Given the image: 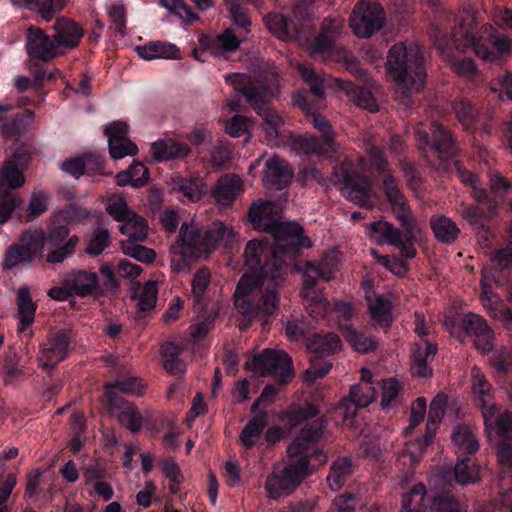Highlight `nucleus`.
<instances>
[{
    "label": "nucleus",
    "mask_w": 512,
    "mask_h": 512,
    "mask_svg": "<svg viewBox=\"0 0 512 512\" xmlns=\"http://www.w3.org/2000/svg\"><path fill=\"white\" fill-rule=\"evenodd\" d=\"M158 296L157 282L148 281L144 285H138L133 292V299L141 311H148L155 307Z\"/></svg>",
    "instance_id": "37998d69"
},
{
    "label": "nucleus",
    "mask_w": 512,
    "mask_h": 512,
    "mask_svg": "<svg viewBox=\"0 0 512 512\" xmlns=\"http://www.w3.org/2000/svg\"><path fill=\"white\" fill-rule=\"evenodd\" d=\"M371 255L379 264L383 265L387 270H389L394 275H405L407 271V266L403 260L398 259L394 256H381L378 254L376 250H371Z\"/></svg>",
    "instance_id": "338daca9"
},
{
    "label": "nucleus",
    "mask_w": 512,
    "mask_h": 512,
    "mask_svg": "<svg viewBox=\"0 0 512 512\" xmlns=\"http://www.w3.org/2000/svg\"><path fill=\"white\" fill-rule=\"evenodd\" d=\"M55 38L59 48H74L83 36V29L74 21L65 17L58 18L54 24Z\"/></svg>",
    "instance_id": "cd10ccee"
},
{
    "label": "nucleus",
    "mask_w": 512,
    "mask_h": 512,
    "mask_svg": "<svg viewBox=\"0 0 512 512\" xmlns=\"http://www.w3.org/2000/svg\"><path fill=\"white\" fill-rule=\"evenodd\" d=\"M26 150L19 148L14 153L13 159L7 160L0 168V189L6 187L8 189H19L25 183V164Z\"/></svg>",
    "instance_id": "5701e85b"
},
{
    "label": "nucleus",
    "mask_w": 512,
    "mask_h": 512,
    "mask_svg": "<svg viewBox=\"0 0 512 512\" xmlns=\"http://www.w3.org/2000/svg\"><path fill=\"white\" fill-rule=\"evenodd\" d=\"M138 56L146 61L155 59H180L179 48L172 43L153 41L136 48Z\"/></svg>",
    "instance_id": "7c9ffc66"
},
{
    "label": "nucleus",
    "mask_w": 512,
    "mask_h": 512,
    "mask_svg": "<svg viewBox=\"0 0 512 512\" xmlns=\"http://www.w3.org/2000/svg\"><path fill=\"white\" fill-rule=\"evenodd\" d=\"M349 23L356 36L368 38L384 26L385 12L376 2L360 0L352 12Z\"/></svg>",
    "instance_id": "dca6fc26"
},
{
    "label": "nucleus",
    "mask_w": 512,
    "mask_h": 512,
    "mask_svg": "<svg viewBox=\"0 0 512 512\" xmlns=\"http://www.w3.org/2000/svg\"><path fill=\"white\" fill-rule=\"evenodd\" d=\"M69 339L65 334H57L45 343L38 354L39 366L44 370H52L64 360L68 353Z\"/></svg>",
    "instance_id": "393cba45"
},
{
    "label": "nucleus",
    "mask_w": 512,
    "mask_h": 512,
    "mask_svg": "<svg viewBox=\"0 0 512 512\" xmlns=\"http://www.w3.org/2000/svg\"><path fill=\"white\" fill-rule=\"evenodd\" d=\"M475 29L473 18L467 23L461 22L459 27L450 30V47H472L478 57L488 62H495L510 53L511 40L508 36L492 30L478 36Z\"/></svg>",
    "instance_id": "1a4fd4ad"
},
{
    "label": "nucleus",
    "mask_w": 512,
    "mask_h": 512,
    "mask_svg": "<svg viewBox=\"0 0 512 512\" xmlns=\"http://www.w3.org/2000/svg\"><path fill=\"white\" fill-rule=\"evenodd\" d=\"M448 406V397L444 393H440L431 401L426 423V439L432 442L439 423L442 421L446 408Z\"/></svg>",
    "instance_id": "e433bc0d"
},
{
    "label": "nucleus",
    "mask_w": 512,
    "mask_h": 512,
    "mask_svg": "<svg viewBox=\"0 0 512 512\" xmlns=\"http://www.w3.org/2000/svg\"><path fill=\"white\" fill-rule=\"evenodd\" d=\"M386 67L395 83L397 101L404 106L409 105L412 94L424 87L426 74L420 50L415 46L407 47L397 43L389 50Z\"/></svg>",
    "instance_id": "0eeeda50"
},
{
    "label": "nucleus",
    "mask_w": 512,
    "mask_h": 512,
    "mask_svg": "<svg viewBox=\"0 0 512 512\" xmlns=\"http://www.w3.org/2000/svg\"><path fill=\"white\" fill-rule=\"evenodd\" d=\"M350 398L355 406L367 407L376 398L375 388L369 383H358L351 387Z\"/></svg>",
    "instance_id": "864d4df0"
},
{
    "label": "nucleus",
    "mask_w": 512,
    "mask_h": 512,
    "mask_svg": "<svg viewBox=\"0 0 512 512\" xmlns=\"http://www.w3.org/2000/svg\"><path fill=\"white\" fill-rule=\"evenodd\" d=\"M403 231H399L392 224L386 221L372 222L368 225L370 238L378 244L387 243L398 247L406 258H413L416 251L413 247L414 241V222L413 218H408V223L400 221Z\"/></svg>",
    "instance_id": "4468645a"
},
{
    "label": "nucleus",
    "mask_w": 512,
    "mask_h": 512,
    "mask_svg": "<svg viewBox=\"0 0 512 512\" xmlns=\"http://www.w3.org/2000/svg\"><path fill=\"white\" fill-rule=\"evenodd\" d=\"M294 101L306 113L314 128L322 134L323 141L320 142L311 135L298 136L292 139L291 150L299 155L325 154L331 157L339 148L334 141L335 133L331 125L311 108L303 95H295Z\"/></svg>",
    "instance_id": "9b49d317"
},
{
    "label": "nucleus",
    "mask_w": 512,
    "mask_h": 512,
    "mask_svg": "<svg viewBox=\"0 0 512 512\" xmlns=\"http://www.w3.org/2000/svg\"><path fill=\"white\" fill-rule=\"evenodd\" d=\"M365 161L356 158L355 161L345 160L335 169L336 184L342 195L349 201L366 208L374 206L376 193L371 180L365 176Z\"/></svg>",
    "instance_id": "9d476101"
},
{
    "label": "nucleus",
    "mask_w": 512,
    "mask_h": 512,
    "mask_svg": "<svg viewBox=\"0 0 512 512\" xmlns=\"http://www.w3.org/2000/svg\"><path fill=\"white\" fill-rule=\"evenodd\" d=\"M78 241L79 238L77 236H72L66 241V243L62 247L50 249L46 256L47 263H62L65 259H67L74 253Z\"/></svg>",
    "instance_id": "052dcab7"
},
{
    "label": "nucleus",
    "mask_w": 512,
    "mask_h": 512,
    "mask_svg": "<svg viewBox=\"0 0 512 512\" xmlns=\"http://www.w3.org/2000/svg\"><path fill=\"white\" fill-rule=\"evenodd\" d=\"M235 231L218 221L203 230L196 223L182 224L176 243L170 250V265L174 271H188L193 259L207 255L217 243L225 238L232 239Z\"/></svg>",
    "instance_id": "423d86ee"
},
{
    "label": "nucleus",
    "mask_w": 512,
    "mask_h": 512,
    "mask_svg": "<svg viewBox=\"0 0 512 512\" xmlns=\"http://www.w3.org/2000/svg\"><path fill=\"white\" fill-rule=\"evenodd\" d=\"M244 193L243 179L234 173L224 174L219 177L212 190V196L217 204L230 206Z\"/></svg>",
    "instance_id": "b1692460"
},
{
    "label": "nucleus",
    "mask_w": 512,
    "mask_h": 512,
    "mask_svg": "<svg viewBox=\"0 0 512 512\" xmlns=\"http://www.w3.org/2000/svg\"><path fill=\"white\" fill-rule=\"evenodd\" d=\"M162 7L188 23L198 19L197 15L183 0H159Z\"/></svg>",
    "instance_id": "4d7b16f0"
},
{
    "label": "nucleus",
    "mask_w": 512,
    "mask_h": 512,
    "mask_svg": "<svg viewBox=\"0 0 512 512\" xmlns=\"http://www.w3.org/2000/svg\"><path fill=\"white\" fill-rule=\"evenodd\" d=\"M14 109L11 104H0V130L5 135H14L19 132L22 119L7 118V113Z\"/></svg>",
    "instance_id": "0e129e2a"
},
{
    "label": "nucleus",
    "mask_w": 512,
    "mask_h": 512,
    "mask_svg": "<svg viewBox=\"0 0 512 512\" xmlns=\"http://www.w3.org/2000/svg\"><path fill=\"white\" fill-rule=\"evenodd\" d=\"M366 299L373 323L381 327H389L392 323V304L390 299L376 295L370 290L366 291Z\"/></svg>",
    "instance_id": "c756f323"
},
{
    "label": "nucleus",
    "mask_w": 512,
    "mask_h": 512,
    "mask_svg": "<svg viewBox=\"0 0 512 512\" xmlns=\"http://www.w3.org/2000/svg\"><path fill=\"white\" fill-rule=\"evenodd\" d=\"M14 5L36 11L46 21H51L54 16L66 7L64 0H11Z\"/></svg>",
    "instance_id": "f704fd0d"
},
{
    "label": "nucleus",
    "mask_w": 512,
    "mask_h": 512,
    "mask_svg": "<svg viewBox=\"0 0 512 512\" xmlns=\"http://www.w3.org/2000/svg\"><path fill=\"white\" fill-rule=\"evenodd\" d=\"M341 340L334 333L315 335L308 343V349L319 355H330L341 350Z\"/></svg>",
    "instance_id": "a18cd8bd"
},
{
    "label": "nucleus",
    "mask_w": 512,
    "mask_h": 512,
    "mask_svg": "<svg viewBox=\"0 0 512 512\" xmlns=\"http://www.w3.org/2000/svg\"><path fill=\"white\" fill-rule=\"evenodd\" d=\"M17 307L20 317L18 330L23 332L34 322L36 312V304L33 302L27 286H22L18 289Z\"/></svg>",
    "instance_id": "c9c22d12"
},
{
    "label": "nucleus",
    "mask_w": 512,
    "mask_h": 512,
    "mask_svg": "<svg viewBox=\"0 0 512 512\" xmlns=\"http://www.w3.org/2000/svg\"><path fill=\"white\" fill-rule=\"evenodd\" d=\"M266 427V415L259 413L255 415L241 431L239 440L246 448H252L259 440L264 428Z\"/></svg>",
    "instance_id": "79ce46f5"
},
{
    "label": "nucleus",
    "mask_w": 512,
    "mask_h": 512,
    "mask_svg": "<svg viewBox=\"0 0 512 512\" xmlns=\"http://www.w3.org/2000/svg\"><path fill=\"white\" fill-rule=\"evenodd\" d=\"M248 217L254 229L272 234L275 258L297 255L301 249L311 246L310 239L303 235V228L295 222L282 221V208L273 202L255 201Z\"/></svg>",
    "instance_id": "20e7f679"
},
{
    "label": "nucleus",
    "mask_w": 512,
    "mask_h": 512,
    "mask_svg": "<svg viewBox=\"0 0 512 512\" xmlns=\"http://www.w3.org/2000/svg\"><path fill=\"white\" fill-rule=\"evenodd\" d=\"M453 110L459 123L465 130H470L475 126L477 110L467 99L454 100L450 105V111Z\"/></svg>",
    "instance_id": "09e8293b"
},
{
    "label": "nucleus",
    "mask_w": 512,
    "mask_h": 512,
    "mask_svg": "<svg viewBox=\"0 0 512 512\" xmlns=\"http://www.w3.org/2000/svg\"><path fill=\"white\" fill-rule=\"evenodd\" d=\"M226 10L235 25L246 29L251 21L247 9L240 3V0H224Z\"/></svg>",
    "instance_id": "bf43d9fd"
},
{
    "label": "nucleus",
    "mask_w": 512,
    "mask_h": 512,
    "mask_svg": "<svg viewBox=\"0 0 512 512\" xmlns=\"http://www.w3.org/2000/svg\"><path fill=\"white\" fill-rule=\"evenodd\" d=\"M297 69L301 76L311 88L313 94L323 101L325 98V88L332 85V79L326 74H316L314 70L305 64H298Z\"/></svg>",
    "instance_id": "ea45409f"
},
{
    "label": "nucleus",
    "mask_w": 512,
    "mask_h": 512,
    "mask_svg": "<svg viewBox=\"0 0 512 512\" xmlns=\"http://www.w3.org/2000/svg\"><path fill=\"white\" fill-rule=\"evenodd\" d=\"M177 190L189 201L198 202L205 194V185L199 179H186L178 182Z\"/></svg>",
    "instance_id": "6e6d98bb"
},
{
    "label": "nucleus",
    "mask_w": 512,
    "mask_h": 512,
    "mask_svg": "<svg viewBox=\"0 0 512 512\" xmlns=\"http://www.w3.org/2000/svg\"><path fill=\"white\" fill-rule=\"evenodd\" d=\"M323 428L322 424L304 428L289 445L287 462L275 465L265 481L264 488L269 498L289 496L310 474L309 457L316 453V444L323 435Z\"/></svg>",
    "instance_id": "7ed1b4c3"
},
{
    "label": "nucleus",
    "mask_w": 512,
    "mask_h": 512,
    "mask_svg": "<svg viewBox=\"0 0 512 512\" xmlns=\"http://www.w3.org/2000/svg\"><path fill=\"white\" fill-rule=\"evenodd\" d=\"M19 242L29 249L36 259H39L46 244V233L40 228L27 230L21 234Z\"/></svg>",
    "instance_id": "3c124183"
},
{
    "label": "nucleus",
    "mask_w": 512,
    "mask_h": 512,
    "mask_svg": "<svg viewBox=\"0 0 512 512\" xmlns=\"http://www.w3.org/2000/svg\"><path fill=\"white\" fill-rule=\"evenodd\" d=\"M292 15L293 17H288L279 13H270L265 18V24L270 32L279 39H296L302 45H305L314 57L329 52L334 36L338 35L344 27L342 19H325L320 34L312 39L314 13L310 12L303 3H298L294 7Z\"/></svg>",
    "instance_id": "f03ea898"
},
{
    "label": "nucleus",
    "mask_w": 512,
    "mask_h": 512,
    "mask_svg": "<svg viewBox=\"0 0 512 512\" xmlns=\"http://www.w3.org/2000/svg\"><path fill=\"white\" fill-rule=\"evenodd\" d=\"M153 157L158 161H165L172 158L185 157L189 154L188 145L179 143L172 139L160 140L152 144Z\"/></svg>",
    "instance_id": "4c0bfd02"
},
{
    "label": "nucleus",
    "mask_w": 512,
    "mask_h": 512,
    "mask_svg": "<svg viewBox=\"0 0 512 512\" xmlns=\"http://www.w3.org/2000/svg\"><path fill=\"white\" fill-rule=\"evenodd\" d=\"M450 438L457 447V456H473L478 451L479 444L466 425H458Z\"/></svg>",
    "instance_id": "58836bf2"
},
{
    "label": "nucleus",
    "mask_w": 512,
    "mask_h": 512,
    "mask_svg": "<svg viewBox=\"0 0 512 512\" xmlns=\"http://www.w3.org/2000/svg\"><path fill=\"white\" fill-rule=\"evenodd\" d=\"M450 69L467 80H474L479 75V70L471 58H461L455 61L450 58Z\"/></svg>",
    "instance_id": "680f3d73"
},
{
    "label": "nucleus",
    "mask_w": 512,
    "mask_h": 512,
    "mask_svg": "<svg viewBox=\"0 0 512 512\" xmlns=\"http://www.w3.org/2000/svg\"><path fill=\"white\" fill-rule=\"evenodd\" d=\"M145 390V384L140 378L128 377L123 380L105 385V396L108 400L111 409L118 405L116 399L117 393H124L129 395H142Z\"/></svg>",
    "instance_id": "c85d7f7f"
},
{
    "label": "nucleus",
    "mask_w": 512,
    "mask_h": 512,
    "mask_svg": "<svg viewBox=\"0 0 512 512\" xmlns=\"http://www.w3.org/2000/svg\"><path fill=\"white\" fill-rule=\"evenodd\" d=\"M283 282L281 267L268 271L266 266L260 274H243L234 293L235 308L247 320L240 329L247 327L256 316L263 325L269 322L279 308Z\"/></svg>",
    "instance_id": "f257e3e1"
},
{
    "label": "nucleus",
    "mask_w": 512,
    "mask_h": 512,
    "mask_svg": "<svg viewBox=\"0 0 512 512\" xmlns=\"http://www.w3.org/2000/svg\"><path fill=\"white\" fill-rule=\"evenodd\" d=\"M427 490L423 484H416L402 496L401 512H448V496L445 489L426 499Z\"/></svg>",
    "instance_id": "f3484780"
},
{
    "label": "nucleus",
    "mask_w": 512,
    "mask_h": 512,
    "mask_svg": "<svg viewBox=\"0 0 512 512\" xmlns=\"http://www.w3.org/2000/svg\"><path fill=\"white\" fill-rule=\"evenodd\" d=\"M490 357L491 367L499 374H507L511 370L512 355L511 352L505 348L499 350H492Z\"/></svg>",
    "instance_id": "69168bd1"
},
{
    "label": "nucleus",
    "mask_w": 512,
    "mask_h": 512,
    "mask_svg": "<svg viewBox=\"0 0 512 512\" xmlns=\"http://www.w3.org/2000/svg\"><path fill=\"white\" fill-rule=\"evenodd\" d=\"M353 464L349 457L338 458L331 467L330 473L327 477L329 487L333 491L339 490L347 477L352 473Z\"/></svg>",
    "instance_id": "c03bdc74"
},
{
    "label": "nucleus",
    "mask_w": 512,
    "mask_h": 512,
    "mask_svg": "<svg viewBox=\"0 0 512 512\" xmlns=\"http://www.w3.org/2000/svg\"><path fill=\"white\" fill-rule=\"evenodd\" d=\"M114 409H118L117 417L119 421L126 425L130 431L137 432L140 430L143 417L133 403L121 401L111 410L114 411Z\"/></svg>",
    "instance_id": "de8ad7c7"
},
{
    "label": "nucleus",
    "mask_w": 512,
    "mask_h": 512,
    "mask_svg": "<svg viewBox=\"0 0 512 512\" xmlns=\"http://www.w3.org/2000/svg\"><path fill=\"white\" fill-rule=\"evenodd\" d=\"M341 329L343 337L356 352L368 353L376 349L377 341L374 338L366 336L350 326H344Z\"/></svg>",
    "instance_id": "49530a36"
},
{
    "label": "nucleus",
    "mask_w": 512,
    "mask_h": 512,
    "mask_svg": "<svg viewBox=\"0 0 512 512\" xmlns=\"http://www.w3.org/2000/svg\"><path fill=\"white\" fill-rule=\"evenodd\" d=\"M452 476L460 485L474 484L480 479V467L473 456H458L453 470L450 467V480Z\"/></svg>",
    "instance_id": "473e14b6"
},
{
    "label": "nucleus",
    "mask_w": 512,
    "mask_h": 512,
    "mask_svg": "<svg viewBox=\"0 0 512 512\" xmlns=\"http://www.w3.org/2000/svg\"><path fill=\"white\" fill-rule=\"evenodd\" d=\"M272 250V259L268 261L266 259L267 256V245L262 241L258 240H250L244 251V265L246 267L245 273L249 274H260L264 267L268 266V271L281 267L282 272H284V267L287 266L297 255L293 256H284L282 255L280 258H275L273 247Z\"/></svg>",
    "instance_id": "a211bd4d"
},
{
    "label": "nucleus",
    "mask_w": 512,
    "mask_h": 512,
    "mask_svg": "<svg viewBox=\"0 0 512 512\" xmlns=\"http://www.w3.org/2000/svg\"><path fill=\"white\" fill-rule=\"evenodd\" d=\"M64 283L72 290V293L77 296H87L93 293L98 287V277L92 271H76L69 274Z\"/></svg>",
    "instance_id": "2f4dec72"
},
{
    "label": "nucleus",
    "mask_w": 512,
    "mask_h": 512,
    "mask_svg": "<svg viewBox=\"0 0 512 512\" xmlns=\"http://www.w3.org/2000/svg\"><path fill=\"white\" fill-rule=\"evenodd\" d=\"M109 242V232L106 229L98 228L94 230L86 251L91 255L97 256L104 251L109 245Z\"/></svg>",
    "instance_id": "774afa93"
},
{
    "label": "nucleus",
    "mask_w": 512,
    "mask_h": 512,
    "mask_svg": "<svg viewBox=\"0 0 512 512\" xmlns=\"http://www.w3.org/2000/svg\"><path fill=\"white\" fill-rule=\"evenodd\" d=\"M293 179V171L289 164L278 156H271L265 163L262 182L268 190H282Z\"/></svg>",
    "instance_id": "412c9836"
},
{
    "label": "nucleus",
    "mask_w": 512,
    "mask_h": 512,
    "mask_svg": "<svg viewBox=\"0 0 512 512\" xmlns=\"http://www.w3.org/2000/svg\"><path fill=\"white\" fill-rule=\"evenodd\" d=\"M400 389V383L394 378L382 382L381 407L384 410L391 409L398 404Z\"/></svg>",
    "instance_id": "5fc2aeb1"
},
{
    "label": "nucleus",
    "mask_w": 512,
    "mask_h": 512,
    "mask_svg": "<svg viewBox=\"0 0 512 512\" xmlns=\"http://www.w3.org/2000/svg\"><path fill=\"white\" fill-rule=\"evenodd\" d=\"M106 210L119 222H122L133 212L129 209L125 199L119 195H112L108 198Z\"/></svg>",
    "instance_id": "e2e57ef3"
},
{
    "label": "nucleus",
    "mask_w": 512,
    "mask_h": 512,
    "mask_svg": "<svg viewBox=\"0 0 512 512\" xmlns=\"http://www.w3.org/2000/svg\"><path fill=\"white\" fill-rule=\"evenodd\" d=\"M226 81L233 85L234 89L240 91L249 102L256 113L264 122L263 130L269 145L277 146L279 137L282 134L281 128L284 119L267 102L279 93V81L275 72L267 73L263 79L254 81L245 74H231Z\"/></svg>",
    "instance_id": "39448f33"
},
{
    "label": "nucleus",
    "mask_w": 512,
    "mask_h": 512,
    "mask_svg": "<svg viewBox=\"0 0 512 512\" xmlns=\"http://www.w3.org/2000/svg\"><path fill=\"white\" fill-rule=\"evenodd\" d=\"M232 29H226L223 33L215 37H205L201 39V45L209 51L214 57H224L226 53L236 51L241 43Z\"/></svg>",
    "instance_id": "a878e982"
},
{
    "label": "nucleus",
    "mask_w": 512,
    "mask_h": 512,
    "mask_svg": "<svg viewBox=\"0 0 512 512\" xmlns=\"http://www.w3.org/2000/svg\"><path fill=\"white\" fill-rule=\"evenodd\" d=\"M430 131L432 133V140H429V136L424 130H417L415 133L416 141L420 148L429 146L431 156H435L442 161L447 158L446 152V134L441 125L434 122L431 124Z\"/></svg>",
    "instance_id": "bb28decb"
},
{
    "label": "nucleus",
    "mask_w": 512,
    "mask_h": 512,
    "mask_svg": "<svg viewBox=\"0 0 512 512\" xmlns=\"http://www.w3.org/2000/svg\"><path fill=\"white\" fill-rule=\"evenodd\" d=\"M370 160L374 168L382 176L383 191L393 212L400 221L408 223V218H412L407 200L400 190L398 180L387 169L388 164L384 158L383 152L378 148L369 150Z\"/></svg>",
    "instance_id": "ddd939ff"
},
{
    "label": "nucleus",
    "mask_w": 512,
    "mask_h": 512,
    "mask_svg": "<svg viewBox=\"0 0 512 512\" xmlns=\"http://www.w3.org/2000/svg\"><path fill=\"white\" fill-rule=\"evenodd\" d=\"M136 241L125 240L121 242V248L123 253L135 260L145 263L151 264L156 259V252L145 246L139 245L135 243Z\"/></svg>",
    "instance_id": "603ef678"
},
{
    "label": "nucleus",
    "mask_w": 512,
    "mask_h": 512,
    "mask_svg": "<svg viewBox=\"0 0 512 512\" xmlns=\"http://www.w3.org/2000/svg\"><path fill=\"white\" fill-rule=\"evenodd\" d=\"M108 138L109 152L113 159H122L133 156L137 152V146L127 138L128 125L121 121H115L105 127Z\"/></svg>",
    "instance_id": "aec40b11"
},
{
    "label": "nucleus",
    "mask_w": 512,
    "mask_h": 512,
    "mask_svg": "<svg viewBox=\"0 0 512 512\" xmlns=\"http://www.w3.org/2000/svg\"><path fill=\"white\" fill-rule=\"evenodd\" d=\"M431 442H427L426 435L423 439H415L406 444L404 450L402 451L400 457L403 459L404 464L407 463L406 457H409V464L415 465L419 463L421 460L426 447Z\"/></svg>",
    "instance_id": "13d9d810"
},
{
    "label": "nucleus",
    "mask_w": 512,
    "mask_h": 512,
    "mask_svg": "<svg viewBox=\"0 0 512 512\" xmlns=\"http://www.w3.org/2000/svg\"><path fill=\"white\" fill-rule=\"evenodd\" d=\"M26 49L30 57L42 61L54 58L60 51L56 38L51 39L36 27L28 29Z\"/></svg>",
    "instance_id": "4be33fe9"
},
{
    "label": "nucleus",
    "mask_w": 512,
    "mask_h": 512,
    "mask_svg": "<svg viewBox=\"0 0 512 512\" xmlns=\"http://www.w3.org/2000/svg\"><path fill=\"white\" fill-rule=\"evenodd\" d=\"M334 81L341 89L345 91L349 101L369 112L374 113L378 111V104L369 89L364 87H356L349 82H343L338 79H335Z\"/></svg>",
    "instance_id": "72a5a7b5"
},
{
    "label": "nucleus",
    "mask_w": 512,
    "mask_h": 512,
    "mask_svg": "<svg viewBox=\"0 0 512 512\" xmlns=\"http://www.w3.org/2000/svg\"><path fill=\"white\" fill-rule=\"evenodd\" d=\"M334 276V270L327 267L326 263L314 265L306 262L303 269L302 297L309 314L315 318H330L331 306L322 291L315 287L316 279L330 281Z\"/></svg>",
    "instance_id": "f8f14e48"
},
{
    "label": "nucleus",
    "mask_w": 512,
    "mask_h": 512,
    "mask_svg": "<svg viewBox=\"0 0 512 512\" xmlns=\"http://www.w3.org/2000/svg\"><path fill=\"white\" fill-rule=\"evenodd\" d=\"M122 223L120 232L128 237L127 240L143 241L146 239L148 224L142 216L132 212Z\"/></svg>",
    "instance_id": "a19ab883"
},
{
    "label": "nucleus",
    "mask_w": 512,
    "mask_h": 512,
    "mask_svg": "<svg viewBox=\"0 0 512 512\" xmlns=\"http://www.w3.org/2000/svg\"><path fill=\"white\" fill-rule=\"evenodd\" d=\"M472 388L477 396V405L481 408L486 429L493 428L499 438L497 457L499 461L512 466V413L500 412L492 402L491 384L477 367L472 369Z\"/></svg>",
    "instance_id": "6e6552de"
},
{
    "label": "nucleus",
    "mask_w": 512,
    "mask_h": 512,
    "mask_svg": "<svg viewBox=\"0 0 512 512\" xmlns=\"http://www.w3.org/2000/svg\"><path fill=\"white\" fill-rule=\"evenodd\" d=\"M245 367L256 377L278 375L283 383L293 377L292 359L283 350L265 349L247 361Z\"/></svg>",
    "instance_id": "2eb2a0df"
},
{
    "label": "nucleus",
    "mask_w": 512,
    "mask_h": 512,
    "mask_svg": "<svg viewBox=\"0 0 512 512\" xmlns=\"http://www.w3.org/2000/svg\"><path fill=\"white\" fill-rule=\"evenodd\" d=\"M459 325L473 339L478 351L489 353L493 350L494 332L483 317L469 313L460 319Z\"/></svg>",
    "instance_id": "6ab92c4d"
},
{
    "label": "nucleus",
    "mask_w": 512,
    "mask_h": 512,
    "mask_svg": "<svg viewBox=\"0 0 512 512\" xmlns=\"http://www.w3.org/2000/svg\"><path fill=\"white\" fill-rule=\"evenodd\" d=\"M36 258L30 253L29 249L18 242L12 245L6 252L3 267L4 269H12L20 264H31Z\"/></svg>",
    "instance_id": "8fccbe9b"
}]
</instances>
